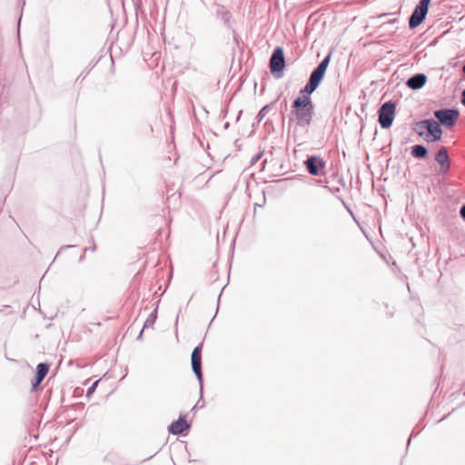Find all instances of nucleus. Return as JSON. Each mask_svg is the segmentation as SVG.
<instances>
[{
  "label": "nucleus",
  "mask_w": 465,
  "mask_h": 465,
  "mask_svg": "<svg viewBox=\"0 0 465 465\" xmlns=\"http://www.w3.org/2000/svg\"><path fill=\"white\" fill-rule=\"evenodd\" d=\"M431 0H420L409 18V27L414 29L425 20Z\"/></svg>",
  "instance_id": "nucleus-6"
},
{
  "label": "nucleus",
  "mask_w": 465,
  "mask_h": 465,
  "mask_svg": "<svg viewBox=\"0 0 465 465\" xmlns=\"http://www.w3.org/2000/svg\"><path fill=\"white\" fill-rule=\"evenodd\" d=\"M427 79L428 78L425 74L418 73L407 80L406 85L411 90H419L425 85Z\"/></svg>",
  "instance_id": "nucleus-12"
},
{
  "label": "nucleus",
  "mask_w": 465,
  "mask_h": 465,
  "mask_svg": "<svg viewBox=\"0 0 465 465\" xmlns=\"http://www.w3.org/2000/svg\"><path fill=\"white\" fill-rule=\"evenodd\" d=\"M271 73L276 77L281 78L283 75L285 67V57L283 49L280 46L276 47L271 55L269 61Z\"/></svg>",
  "instance_id": "nucleus-5"
},
{
  "label": "nucleus",
  "mask_w": 465,
  "mask_h": 465,
  "mask_svg": "<svg viewBox=\"0 0 465 465\" xmlns=\"http://www.w3.org/2000/svg\"><path fill=\"white\" fill-rule=\"evenodd\" d=\"M269 105H264L257 114L258 122H261L268 112Z\"/></svg>",
  "instance_id": "nucleus-17"
},
{
  "label": "nucleus",
  "mask_w": 465,
  "mask_h": 465,
  "mask_svg": "<svg viewBox=\"0 0 465 465\" xmlns=\"http://www.w3.org/2000/svg\"><path fill=\"white\" fill-rule=\"evenodd\" d=\"M461 104L465 106V89L461 93Z\"/></svg>",
  "instance_id": "nucleus-22"
},
{
  "label": "nucleus",
  "mask_w": 465,
  "mask_h": 465,
  "mask_svg": "<svg viewBox=\"0 0 465 465\" xmlns=\"http://www.w3.org/2000/svg\"><path fill=\"white\" fill-rule=\"evenodd\" d=\"M200 393H201L200 399L194 405L193 409L204 407V401L203 400V390L202 391L200 390Z\"/></svg>",
  "instance_id": "nucleus-19"
},
{
  "label": "nucleus",
  "mask_w": 465,
  "mask_h": 465,
  "mask_svg": "<svg viewBox=\"0 0 465 465\" xmlns=\"http://www.w3.org/2000/svg\"><path fill=\"white\" fill-rule=\"evenodd\" d=\"M419 130L424 131L425 129L422 127H419Z\"/></svg>",
  "instance_id": "nucleus-29"
},
{
  "label": "nucleus",
  "mask_w": 465,
  "mask_h": 465,
  "mask_svg": "<svg viewBox=\"0 0 465 465\" xmlns=\"http://www.w3.org/2000/svg\"><path fill=\"white\" fill-rule=\"evenodd\" d=\"M99 381H95L87 390L86 391V397H90L91 394L94 393V391H95V388L98 384Z\"/></svg>",
  "instance_id": "nucleus-18"
},
{
  "label": "nucleus",
  "mask_w": 465,
  "mask_h": 465,
  "mask_svg": "<svg viewBox=\"0 0 465 465\" xmlns=\"http://www.w3.org/2000/svg\"><path fill=\"white\" fill-rule=\"evenodd\" d=\"M435 161L440 164V173L446 175L451 165V162L449 156L448 149L441 146L435 155Z\"/></svg>",
  "instance_id": "nucleus-10"
},
{
  "label": "nucleus",
  "mask_w": 465,
  "mask_h": 465,
  "mask_svg": "<svg viewBox=\"0 0 465 465\" xmlns=\"http://www.w3.org/2000/svg\"><path fill=\"white\" fill-rule=\"evenodd\" d=\"M262 155V152H260V153H256L255 155H253L252 157L251 163L254 164L255 163H257L261 159Z\"/></svg>",
  "instance_id": "nucleus-20"
},
{
  "label": "nucleus",
  "mask_w": 465,
  "mask_h": 465,
  "mask_svg": "<svg viewBox=\"0 0 465 465\" xmlns=\"http://www.w3.org/2000/svg\"><path fill=\"white\" fill-rule=\"evenodd\" d=\"M412 157L421 160L428 156V149L423 144H415L411 147Z\"/></svg>",
  "instance_id": "nucleus-15"
},
{
  "label": "nucleus",
  "mask_w": 465,
  "mask_h": 465,
  "mask_svg": "<svg viewBox=\"0 0 465 465\" xmlns=\"http://www.w3.org/2000/svg\"><path fill=\"white\" fill-rule=\"evenodd\" d=\"M304 165L310 174L318 176L322 173L326 166V162L320 156L309 155L304 161Z\"/></svg>",
  "instance_id": "nucleus-7"
},
{
  "label": "nucleus",
  "mask_w": 465,
  "mask_h": 465,
  "mask_svg": "<svg viewBox=\"0 0 465 465\" xmlns=\"http://www.w3.org/2000/svg\"><path fill=\"white\" fill-rule=\"evenodd\" d=\"M202 347L203 344L196 346L191 355L192 370L195 374L199 383L201 384V390L203 389V371H202Z\"/></svg>",
  "instance_id": "nucleus-8"
},
{
  "label": "nucleus",
  "mask_w": 465,
  "mask_h": 465,
  "mask_svg": "<svg viewBox=\"0 0 465 465\" xmlns=\"http://www.w3.org/2000/svg\"><path fill=\"white\" fill-rule=\"evenodd\" d=\"M202 347L203 344L196 346L191 355L192 370L195 374L199 383L201 384V390L203 389V371H202Z\"/></svg>",
  "instance_id": "nucleus-9"
},
{
  "label": "nucleus",
  "mask_w": 465,
  "mask_h": 465,
  "mask_svg": "<svg viewBox=\"0 0 465 465\" xmlns=\"http://www.w3.org/2000/svg\"><path fill=\"white\" fill-rule=\"evenodd\" d=\"M190 428L189 423L185 420L183 416H180L175 421H173L168 427V431L173 435L182 434L183 431Z\"/></svg>",
  "instance_id": "nucleus-13"
},
{
  "label": "nucleus",
  "mask_w": 465,
  "mask_h": 465,
  "mask_svg": "<svg viewBox=\"0 0 465 465\" xmlns=\"http://www.w3.org/2000/svg\"><path fill=\"white\" fill-rule=\"evenodd\" d=\"M224 127L227 129V128L229 127V123H226V124H224Z\"/></svg>",
  "instance_id": "nucleus-26"
},
{
  "label": "nucleus",
  "mask_w": 465,
  "mask_h": 465,
  "mask_svg": "<svg viewBox=\"0 0 465 465\" xmlns=\"http://www.w3.org/2000/svg\"><path fill=\"white\" fill-rule=\"evenodd\" d=\"M216 16L217 18H220L223 24L227 26V28H232L231 21H232V14L229 10H227L223 5H216Z\"/></svg>",
  "instance_id": "nucleus-14"
},
{
  "label": "nucleus",
  "mask_w": 465,
  "mask_h": 465,
  "mask_svg": "<svg viewBox=\"0 0 465 465\" xmlns=\"http://www.w3.org/2000/svg\"><path fill=\"white\" fill-rule=\"evenodd\" d=\"M156 318H157V311L155 309L153 312H152L150 313V315L148 316V318L144 322L143 329L152 327L154 324V322L156 321Z\"/></svg>",
  "instance_id": "nucleus-16"
},
{
  "label": "nucleus",
  "mask_w": 465,
  "mask_h": 465,
  "mask_svg": "<svg viewBox=\"0 0 465 465\" xmlns=\"http://www.w3.org/2000/svg\"><path fill=\"white\" fill-rule=\"evenodd\" d=\"M49 371V364L41 362L36 367V373L32 381V390H37Z\"/></svg>",
  "instance_id": "nucleus-11"
},
{
  "label": "nucleus",
  "mask_w": 465,
  "mask_h": 465,
  "mask_svg": "<svg viewBox=\"0 0 465 465\" xmlns=\"http://www.w3.org/2000/svg\"><path fill=\"white\" fill-rule=\"evenodd\" d=\"M419 127H422L428 131L429 135L431 136V142H437L441 139L442 136V129L440 128V124L434 119H425L421 121L415 122L413 124V131L420 137H423L425 133L424 131L419 130Z\"/></svg>",
  "instance_id": "nucleus-2"
},
{
  "label": "nucleus",
  "mask_w": 465,
  "mask_h": 465,
  "mask_svg": "<svg viewBox=\"0 0 465 465\" xmlns=\"http://www.w3.org/2000/svg\"><path fill=\"white\" fill-rule=\"evenodd\" d=\"M71 247H73V245H67L64 248H71Z\"/></svg>",
  "instance_id": "nucleus-28"
},
{
  "label": "nucleus",
  "mask_w": 465,
  "mask_h": 465,
  "mask_svg": "<svg viewBox=\"0 0 465 465\" xmlns=\"http://www.w3.org/2000/svg\"><path fill=\"white\" fill-rule=\"evenodd\" d=\"M433 114L440 125L446 128H451L456 124L460 112L455 108H442L434 111Z\"/></svg>",
  "instance_id": "nucleus-4"
},
{
  "label": "nucleus",
  "mask_w": 465,
  "mask_h": 465,
  "mask_svg": "<svg viewBox=\"0 0 465 465\" xmlns=\"http://www.w3.org/2000/svg\"><path fill=\"white\" fill-rule=\"evenodd\" d=\"M462 72L465 74V64L462 67Z\"/></svg>",
  "instance_id": "nucleus-27"
},
{
  "label": "nucleus",
  "mask_w": 465,
  "mask_h": 465,
  "mask_svg": "<svg viewBox=\"0 0 465 465\" xmlns=\"http://www.w3.org/2000/svg\"><path fill=\"white\" fill-rule=\"evenodd\" d=\"M143 331H144V329L143 328V329H142V331H140V333H139L138 337H137V340H142Z\"/></svg>",
  "instance_id": "nucleus-23"
},
{
  "label": "nucleus",
  "mask_w": 465,
  "mask_h": 465,
  "mask_svg": "<svg viewBox=\"0 0 465 465\" xmlns=\"http://www.w3.org/2000/svg\"><path fill=\"white\" fill-rule=\"evenodd\" d=\"M331 61V54H327L312 70L305 86L301 89L300 95L292 104V114L296 124L305 128L312 123L314 114V104L311 94L318 88L324 78Z\"/></svg>",
  "instance_id": "nucleus-1"
},
{
  "label": "nucleus",
  "mask_w": 465,
  "mask_h": 465,
  "mask_svg": "<svg viewBox=\"0 0 465 465\" xmlns=\"http://www.w3.org/2000/svg\"><path fill=\"white\" fill-rule=\"evenodd\" d=\"M396 113V104L392 101H387L378 110V122L382 129H388L392 125Z\"/></svg>",
  "instance_id": "nucleus-3"
},
{
  "label": "nucleus",
  "mask_w": 465,
  "mask_h": 465,
  "mask_svg": "<svg viewBox=\"0 0 465 465\" xmlns=\"http://www.w3.org/2000/svg\"><path fill=\"white\" fill-rule=\"evenodd\" d=\"M242 113V111H240V112L238 113L237 121L240 119V116H241Z\"/></svg>",
  "instance_id": "nucleus-24"
},
{
  "label": "nucleus",
  "mask_w": 465,
  "mask_h": 465,
  "mask_svg": "<svg viewBox=\"0 0 465 465\" xmlns=\"http://www.w3.org/2000/svg\"><path fill=\"white\" fill-rule=\"evenodd\" d=\"M84 259V253L79 258V262H82Z\"/></svg>",
  "instance_id": "nucleus-25"
},
{
  "label": "nucleus",
  "mask_w": 465,
  "mask_h": 465,
  "mask_svg": "<svg viewBox=\"0 0 465 465\" xmlns=\"http://www.w3.org/2000/svg\"><path fill=\"white\" fill-rule=\"evenodd\" d=\"M460 217L465 221V203L461 206L460 210Z\"/></svg>",
  "instance_id": "nucleus-21"
}]
</instances>
